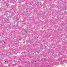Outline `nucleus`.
I'll return each instance as SVG.
<instances>
[{"instance_id": "1", "label": "nucleus", "mask_w": 67, "mask_h": 67, "mask_svg": "<svg viewBox=\"0 0 67 67\" xmlns=\"http://www.w3.org/2000/svg\"><path fill=\"white\" fill-rule=\"evenodd\" d=\"M63 63V61H62V60H61V61L60 62V64H62Z\"/></svg>"}, {"instance_id": "2", "label": "nucleus", "mask_w": 67, "mask_h": 67, "mask_svg": "<svg viewBox=\"0 0 67 67\" xmlns=\"http://www.w3.org/2000/svg\"><path fill=\"white\" fill-rule=\"evenodd\" d=\"M12 66H14V65L13 64H12Z\"/></svg>"}, {"instance_id": "3", "label": "nucleus", "mask_w": 67, "mask_h": 67, "mask_svg": "<svg viewBox=\"0 0 67 67\" xmlns=\"http://www.w3.org/2000/svg\"><path fill=\"white\" fill-rule=\"evenodd\" d=\"M5 62H7V61H5Z\"/></svg>"}, {"instance_id": "4", "label": "nucleus", "mask_w": 67, "mask_h": 67, "mask_svg": "<svg viewBox=\"0 0 67 67\" xmlns=\"http://www.w3.org/2000/svg\"><path fill=\"white\" fill-rule=\"evenodd\" d=\"M54 48H55V46L53 47Z\"/></svg>"}, {"instance_id": "5", "label": "nucleus", "mask_w": 67, "mask_h": 67, "mask_svg": "<svg viewBox=\"0 0 67 67\" xmlns=\"http://www.w3.org/2000/svg\"><path fill=\"white\" fill-rule=\"evenodd\" d=\"M65 62V60H64V62Z\"/></svg>"}, {"instance_id": "6", "label": "nucleus", "mask_w": 67, "mask_h": 67, "mask_svg": "<svg viewBox=\"0 0 67 67\" xmlns=\"http://www.w3.org/2000/svg\"><path fill=\"white\" fill-rule=\"evenodd\" d=\"M51 28H49V29H51Z\"/></svg>"}, {"instance_id": "7", "label": "nucleus", "mask_w": 67, "mask_h": 67, "mask_svg": "<svg viewBox=\"0 0 67 67\" xmlns=\"http://www.w3.org/2000/svg\"><path fill=\"white\" fill-rule=\"evenodd\" d=\"M4 43H5V42H4Z\"/></svg>"}, {"instance_id": "8", "label": "nucleus", "mask_w": 67, "mask_h": 67, "mask_svg": "<svg viewBox=\"0 0 67 67\" xmlns=\"http://www.w3.org/2000/svg\"><path fill=\"white\" fill-rule=\"evenodd\" d=\"M42 49H43L42 48Z\"/></svg>"}, {"instance_id": "9", "label": "nucleus", "mask_w": 67, "mask_h": 67, "mask_svg": "<svg viewBox=\"0 0 67 67\" xmlns=\"http://www.w3.org/2000/svg\"><path fill=\"white\" fill-rule=\"evenodd\" d=\"M35 62H36V61H35Z\"/></svg>"}]
</instances>
